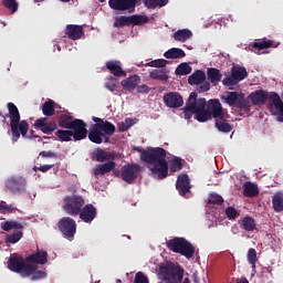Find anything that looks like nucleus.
<instances>
[{
	"mask_svg": "<svg viewBox=\"0 0 283 283\" xmlns=\"http://www.w3.org/2000/svg\"><path fill=\"white\" fill-rule=\"evenodd\" d=\"M135 151L140 154L142 163L148 165L150 174L157 180H165L169 176V163L167 161V150L163 147L148 148L147 150L135 147Z\"/></svg>",
	"mask_w": 283,
	"mask_h": 283,
	"instance_id": "f257e3e1",
	"label": "nucleus"
},
{
	"mask_svg": "<svg viewBox=\"0 0 283 283\" xmlns=\"http://www.w3.org/2000/svg\"><path fill=\"white\" fill-rule=\"evenodd\" d=\"M7 107L9 114L3 115V113L0 112V120L6 123V119L10 118L12 143H17L21 136L22 138H30V136H28V132H30V124L25 119L21 120V113H19L17 105L10 102L7 104Z\"/></svg>",
	"mask_w": 283,
	"mask_h": 283,
	"instance_id": "f03ea898",
	"label": "nucleus"
},
{
	"mask_svg": "<svg viewBox=\"0 0 283 283\" xmlns=\"http://www.w3.org/2000/svg\"><path fill=\"white\" fill-rule=\"evenodd\" d=\"M207 99L205 97L198 98V93H190L186 106L184 107V118L186 120H191V117L195 114L196 120L198 123H207V120H211V114L209 113V108L207 107Z\"/></svg>",
	"mask_w": 283,
	"mask_h": 283,
	"instance_id": "7ed1b4c3",
	"label": "nucleus"
},
{
	"mask_svg": "<svg viewBox=\"0 0 283 283\" xmlns=\"http://www.w3.org/2000/svg\"><path fill=\"white\" fill-rule=\"evenodd\" d=\"M116 134V126L114 124H94L90 128L88 140L101 145L102 143H109V136Z\"/></svg>",
	"mask_w": 283,
	"mask_h": 283,
	"instance_id": "20e7f679",
	"label": "nucleus"
},
{
	"mask_svg": "<svg viewBox=\"0 0 283 283\" xmlns=\"http://www.w3.org/2000/svg\"><path fill=\"white\" fill-rule=\"evenodd\" d=\"M59 127L75 132V138H81L83 132L87 134V124L83 119L62 114L57 119Z\"/></svg>",
	"mask_w": 283,
	"mask_h": 283,
	"instance_id": "39448f33",
	"label": "nucleus"
},
{
	"mask_svg": "<svg viewBox=\"0 0 283 283\" xmlns=\"http://www.w3.org/2000/svg\"><path fill=\"white\" fill-rule=\"evenodd\" d=\"M23 256L13 255L8 260V269L13 273H20L21 277H30L34 271L32 264L27 263Z\"/></svg>",
	"mask_w": 283,
	"mask_h": 283,
	"instance_id": "423d86ee",
	"label": "nucleus"
},
{
	"mask_svg": "<svg viewBox=\"0 0 283 283\" xmlns=\"http://www.w3.org/2000/svg\"><path fill=\"white\" fill-rule=\"evenodd\" d=\"M85 205V199L81 196H67L64 198V211L69 216L76 217L78 213H81V210L83 209Z\"/></svg>",
	"mask_w": 283,
	"mask_h": 283,
	"instance_id": "0eeeda50",
	"label": "nucleus"
},
{
	"mask_svg": "<svg viewBox=\"0 0 283 283\" xmlns=\"http://www.w3.org/2000/svg\"><path fill=\"white\" fill-rule=\"evenodd\" d=\"M159 273L163 275V280H166L168 283H180L185 276V270L174 265L159 268Z\"/></svg>",
	"mask_w": 283,
	"mask_h": 283,
	"instance_id": "6e6552de",
	"label": "nucleus"
},
{
	"mask_svg": "<svg viewBox=\"0 0 283 283\" xmlns=\"http://www.w3.org/2000/svg\"><path fill=\"white\" fill-rule=\"evenodd\" d=\"M143 171V167L138 164H127L122 167V180L127 185H134L138 175Z\"/></svg>",
	"mask_w": 283,
	"mask_h": 283,
	"instance_id": "1a4fd4ad",
	"label": "nucleus"
},
{
	"mask_svg": "<svg viewBox=\"0 0 283 283\" xmlns=\"http://www.w3.org/2000/svg\"><path fill=\"white\" fill-rule=\"evenodd\" d=\"M207 107L210 118H213L214 122L219 120L220 118H229V112L222 107L220 99H210Z\"/></svg>",
	"mask_w": 283,
	"mask_h": 283,
	"instance_id": "9d476101",
	"label": "nucleus"
},
{
	"mask_svg": "<svg viewBox=\"0 0 283 283\" xmlns=\"http://www.w3.org/2000/svg\"><path fill=\"white\" fill-rule=\"evenodd\" d=\"M57 229L66 238H74L76 235V221L70 217H63L57 222Z\"/></svg>",
	"mask_w": 283,
	"mask_h": 283,
	"instance_id": "9b49d317",
	"label": "nucleus"
},
{
	"mask_svg": "<svg viewBox=\"0 0 283 283\" xmlns=\"http://www.w3.org/2000/svg\"><path fill=\"white\" fill-rule=\"evenodd\" d=\"M226 103L230 107H238V109H249V104L244 98V93L229 92L226 96Z\"/></svg>",
	"mask_w": 283,
	"mask_h": 283,
	"instance_id": "f8f14e48",
	"label": "nucleus"
},
{
	"mask_svg": "<svg viewBox=\"0 0 283 283\" xmlns=\"http://www.w3.org/2000/svg\"><path fill=\"white\" fill-rule=\"evenodd\" d=\"M137 3L138 0H108L109 9L119 12H125V10H128L129 13L135 12Z\"/></svg>",
	"mask_w": 283,
	"mask_h": 283,
	"instance_id": "ddd939ff",
	"label": "nucleus"
},
{
	"mask_svg": "<svg viewBox=\"0 0 283 283\" xmlns=\"http://www.w3.org/2000/svg\"><path fill=\"white\" fill-rule=\"evenodd\" d=\"M163 101L166 107H169L170 109H178L185 105V98H182V95L178 92H168L164 94Z\"/></svg>",
	"mask_w": 283,
	"mask_h": 283,
	"instance_id": "4468645a",
	"label": "nucleus"
},
{
	"mask_svg": "<svg viewBox=\"0 0 283 283\" xmlns=\"http://www.w3.org/2000/svg\"><path fill=\"white\" fill-rule=\"evenodd\" d=\"M270 109L276 116L280 123H283V102L280 95L275 92L270 94Z\"/></svg>",
	"mask_w": 283,
	"mask_h": 283,
	"instance_id": "2eb2a0df",
	"label": "nucleus"
},
{
	"mask_svg": "<svg viewBox=\"0 0 283 283\" xmlns=\"http://www.w3.org/2000/svg\"><path fill=\"white\" fill-rule=\"evenodd\" d=\"M55 136L61 140V143H70V140H85L87 138V133L82 132L81 137L76 138V130L72 129H57Z\"/></svg>",
	"mask_w": 283,
	"mask_h": 283,
	"instance_id": "dca6fc26",
	"label": "nucleus"
},
{
	"mask_svg": "<svg viewBox=\"0 0 283 283\" xmlns=\"http://www.w3.org/2000/svg\"><path fill=\"white\" fill-rule=\"evenodd\" d=\"M6 187L11 193H23L25 191V178L10 177L6 181Z\"/></svg>",
	"mask_w": 283,
	"mask_h": 283,
	"instance_id": "f3484780",
	"label": "nucleus"
},
{
	"mask_svg": "<svg viewBox=\"0 0 283 283\" xmlns=\"http://www.w3.org/2000/svg\"><path fill=\"white\" fill-rule=\"evenodd\" d=\"M176 189L181 197H186L191 191V179L189 175L182 174L177 177Z\"/></svg>",
	"mask_w": 283,
	"mask_h": 283,
	"instance_id": "a211bd4d",
	"label": "nucleus"
},
{
	"mask_svg": "<svg viewBox=\"0 0 283 283\" xmlns=\"http://www.w3.org/2000/svg\"><path fill=\"white\" fill-rule=\"evenodd\" d=\"M97 213L98 212L96 210V207H94V205L92 203H88L82 208L81 212L77 216L80 217L82 222H86V224H90L91 222H94Z\"/></svg>",
	"mask_w": 283,
	"mask_h": 283,
	"instance_id": "6ab92c4d",
	"label": "nucleus"
},
{
	"mask_svg": "<svg viewBox=\"0 0 283 283\" xmlns=\"http://www.w3.org/2000/svg\"><path fill=\"white\" fill-rule=\"evenodd\" d=\"M35 127L42 132V134H52L59 129V125L55 122H48V117H42L35 120Z\"/></svg>",
	"mask_w": 283,
	"mask_h": 283,
	"instance_id": "aec40b11",
	"label": "nucleus"
},
{
	"mask_svg": "<svg viewBox=\"0 0 283 283\" xmlns=\"http://www.w3.org/2000/svg\"><path fill=\"white\" fill-rule=\"evenodd\" d=\"M252 105H264L266 101H270L271 95L264 90L254 91L249 95Z\"/></svg>",
	"mask_w": 283,
	"mask_h": 283,
	"instance_id": "412c9836",
	"label": "nucleus"
},
{
	"mask_svg": "<svg viewBox=\"0 0 283 283\" xmlns=\"http://www.w3.org/2000/svg\"><path fill=\"white\" fill-rule=\"evenodd\" d=\"M65 34L71 39V41H78V39L85 34V31L78 24H69L65 28Z\"/></svg>",
	"mask_w": 283,
	"mask_h": 283,
	"instance_id": "4be33fe9",
	"label": "nucleus"
},
{
	"mask_svg": "<svg viewBox=\"0 0 283 283\" xmlns=\"http://www.w3.org/2000/svg\"><path fill=\"white\" fill-rule=\"evenodd\" d=\"M114 169H116V163L109 160L105 164L97 165L94 168L93 174L95 178H98V176H105V174H109V171H114Z\"/></svg>",
	"mask_w": 283,
	"mask_h": 283,
	"instance_id": "5701e85b",
	"label": "nucleus"
},
{
	"mask_svg": "<svg viewBox=\"0 0 283 283\" xmlns=\"http://www.w3.org/2000/svg\"><path fill=\"white\" fill-rule=\"evenodd\" d=\"M105 67L111 72V74H113V76H127V73L123 71L120 61H115V60L107 61L105 64Z\"/></svg>",
	"mask_w": 283,
	"mask_h": 283,
	"instance_id": "b1692460",
	"label": "nucleus"
},
{
	"mask_svg": "<svg viewBox=\"0 0 283 283\" xmlns=\"http://www.w3.org/2000/svg\"><path fill=\"white\" fill-rule=\"evenodd\" d=\"M25 262L31 264H48V252L38 250L35 253L25 258Z\"/></svg>",
	"mask_w": 283,
	"mask_h": 283,
	"instance_id": "393cba45",
	"label": "nucleus"
},
{
	"mask_svg": "<svg viewBox=\"0 0 283 283\" xmlns=\"http://www.w3.org/2000/svg\"><path fill=\"white\" fill-rule=\"evenodd\" d=\"M140 84V76L134 74L122 81V87H124L127 92H134L136 87Z\"/></svg>",
	"mask_w": 283,
	"mask_h": 283,
	"instance_id": "a878e982",
	"label": "nucleus"
},
{
	"mask_svg": "<svg viewBox=\"0 0 283 283\" xmlns=\"http://www.w3.org/2000/svg\"><path fill=\"white\" fill-rule=\"evenodd\" d=\"M149 78L167 83L169 81V71L167 69H155L149 72Z\"/></svg>",
	"mask_w": 283,
	"mask_h": 283,
	"instance_id": "bb28decb",
	"label": "nucleus"
},
{
	"mask_svg": "<svg viewBox=\"0 0 283 283\" xmlns=\"http://www.w3.org/2000/svg\"><path fill=\"white\" fill-rule=\"evenodd\" d=\"M179 253L180 255H184V258H187V260H191V258H193V255L196 254V248L193 247V244H191V242L185 239L181 249L179 250Z\"/></svg>",
	"mask_w": 283,
	"mask_h": 283,
	"instance_id": "cd10ccee",
	"label": "nucleus"
},
{
	"mask_svg": "<svg viewBox=\"0 0 283 283\" xmlns=\"http://www.w3.org/2000/svg\"><path fill=\"white\" fill-rule=\"evenodd\" d=\"M214 127L222 134H229L233 132V125L229 123V118H220L214 120Z\"/></svg>",
	"mask_w": 283,
	"mask_h": 283,
	"instance_id": "c85d7f7f",
	"label": "nucleus"
},
{
	"mask_svg": "<svg viewBox=\"0 0 283 283\" xmlns=\"http://www.w3.org/2000/svg\"><path fill=\"white\" fill-rule=\"evenodd\" d=\"M243 193L247 198H255L260 196V190L255 184L248 181L243 185Z\"/></svg>",
	"mask_w": 283,
	"mask_h": 283,
	"instance_id": "c756f323",
	"label": "nucleus"
},
{
	"mask_svg": "<svg viewBox=\"0 0 283 283\" xmlns=\"http://www.w3.org/2000/svg\"><path fill=\"white\" fill-rule=\"evenodd\" d=\"M231 76H233L237 83H240V81H244L249 76V73L244 66H233L231 69Z\"/></svg>",
	"mask_w": 283,
	"mask_h": 283,
	"instance_id": "7c9ffc66",
	"label": "nucleus"
},
{
	"mask_svg": "<svg viewBox=\"0 0 283 283\" xmlns=\"http://www.w3.org/2000/svg\"><path fill=\"white\" fill-rule=\"evenodd\" d=\"M185 238H174L167 241V248L169 251H172V253H180V249H182V244L185 243Z\"/></svg>",
	"mask_w": 283,
	"mask_h": 283,
	"instance_id": "2f4dec72",
	"label": "nucleus"
},
{
	"mask_svg": "<svg viewBox=\"0 0 283 283\" xmlns=\"http://www.w3.org/2000/svg\"><path fill=\"white\" fill-rule=\"evenodd\" d=\"M206 78L207 75L205 74V72L198 70L188 77V83L189 85H200V83H205Z\"/></svg>",
	"mask_w": 283,
	"mask_h": 283,
	"instance_id": "473e14b6",
	"label": "nucleus"
},
{
	"mask_svg": "<svg viewBox=\"0 0 283 283\" xmlns=\"http://www.w3.org/2000/svg\"><path fill=\"white\" fill-rule=\"evenodd\" d=\"M241 229H243V231H255V229H258V224L255 223V219H253V217H244L241 222H240Z\"/></svg>",
	"mask_w": 283,
	"mask_h": 283,
	"instance_id": "72a5a7b5",
	"label": "nucleus"
},
{
	"mask_svg": "<svg viewBox=\"0 0 283 283\" xmlns=\"http://www.w3.org/2000/svg\"><path fill=\"white\" fill-rule=\"evenodd\" d=\"M165 59H185L187 53L182 49L172 48L164 53Z\"/></svg>",
	"mask_w": 283,
	"mask_h": 283,
	"instance_id": "f704fd0d",
	"label": "nucleus"
},
{
	"mask_svg": "<svg viewBox=\"0 0 283 283\" xmlns=\"http://www.w3.org/2000/svg\"><path fill=\"white\" fill-rule=\"evenodd\" d=\"M169 3V0H144V6L148 10H156V8H165Z\"/></svg>",
	"mask_w": 283,
	"mask_h": 283,
	"instance_id": "c9c22d12",
	"label": "nucleus"
},
{
	"mask_svg": "<svg viewBox=\"0 0 283 283\" xmlns=\"http://www.w3.org/2000/svg\"><path fill=\"white\" fill-rule=\"evenodd\" d=\"M207 76L210 83H220V81H222V73H220V70L216 67L208 69Z\"/></svg>",
	"mask_w": 283,
	"mask_h": 283,
	"instance_id": "e433bc0d",
	"label": "nucleus"
},
{
	"mask_svg": "<svg viewBox=\"0 0 283 283\" xmlns=\"http://www.w3.org/2000/svg\"><path fill=\"white\" fill-rule=\"evenodd\" d=\"M55 112L56 111L54 108V101L49 99L44 102V104L42 105L43 116H46V118H50L51 116H54Z\"/></svg>",
	"mask_w": 283,
	"mask_h": 283,
	"instance_id": "4c0bfd02",
	"label": "nucleus"
},
{
	"mask_svg": "<svg viewBox=\"0 0 283 283\" xmlns=\"http://www.w3.org/2000/svg\"><path fill=\"white\" fill-rule=\"evenodd\" d=\"M191 36L192 33L189 29L178 30L174 33L175 41H180L181 43H185V41H187V39H191Z\"/></svg>",
	"mask_w": 283,
	"mask_h": 283,
	"instance_id": "58836bf2",
	"label": "nucleus"
},
{
	"mask_svg": "<svg viewBox=\"0 0 283 283\" xmlns=\"http://www.w3.org/2000/svg\"><path fill=\"white\" fill-rule=\"evenodd\" d=\"M272 205L274 211L280 213V211H283V195L282 192H277L272 198Z\"/></svg>",
	"mask_w": 283,
	"mask_h": 283,
	"instance_id": "ea45409f",
	"label": "nucleus"
},
{
	"mask_svg": "<svg viewBox=\"0 0 283 283\" xmlns=\"http://www.w3.org/2000/svg\"><path fill=\"white\" fill-rule=\"evenodd\" d=\"M12 229H23V223L14 220L1 223L2 231H12Z\"/></svg>",
	"mask_w": 283,
	"mask_h": 283,
	"instance_id": "a19ab883",
	"label": "nucleus"
},
{
	"mask_svg": "<svg viewBox=\"0 0 283 283\" xmlns=\"http://www.w3.org/2000/svg\"><path fill=\"white\" fill-rule=\"evenodd\" d=\"M129 25H132L130 15L129 17L122 15L115 19L114 28H125V27L129 28Z\"/></svg>",
	"mask_w": 283,
	"mask_h": 283,
	"instance_id": "79ce46f5",
	"label": "nucleus"
},
{
	"mask_svg": "<svg viewBox=\"0 0 283 283\" xmlns=\"http://www.w3.org/2000/svg\"><path fill=\"white\" fill-rule=\"evenodd\" d=\"M94 156H95V160L97 163H105V160H112V154H109L103 149H97L94 153Z\"/></svg>",
	"mask_w": 283,
	"mask_h": 283,
	"instance_id": "37998d69",
	"label": "nucleus"
},
{
	"mask_svg": "<svg viewBox=\"0 0 283 283\" xmlns=\"http://www.w3.org/2000/svg\"><path fill=\"white\" fill-rule=\"evenodd\" d=\"M252 48H254V50H259V52L262 50H269V48H273V41L262 40L260 42H254Z\"/></svg>",
	"mask_w": 283,
	"mask_h": 283,
	"instance_id": "c03bdc74",
	"label": "nucleus"
},
{
	"mask_svg": "<svg viewBox=\"0 0 283 283\" xmlns=\"http://www.w3.org/2000/svg\"><path fill=\"white\" fill-rule=\"evenodd\" d=\"M182 169V159L180 157H175L172 160H170L169 170L172 174H176V171H180Z\"/></svg>",
	"mask_w": 283,
	"mask_h": 283,
	"instance_id": "a18cd8bd",
	"label": "nucleus"
},
{
	"mask_svg": "<svg viewBox=\"0 0 283 283\" xmlns=\"http://www.w3.org/2000/svg\"><path fill=\"white\" fill-rule=\"evenodd\" d=\"M191 66L187 63H181L178 65V67L176 69V74L178 76H187V74H191Z\"/></svg>",
	"mask_w": 283,
	"mask_h": 283,
	"instance_id": "49530a36",
	"label": "nucleus"
},
{
	"mask_svg": "<svg viewBox=\"0 0 283 283\" xmlns=\"http://www.w3.org/2000/svg\"><path fill=\"white\" fill-rule=\"evenodd\" d=\"M21 238H23V232L15 231L12 234L7 235L6 242H7V244H17V242H19V240H21Z\"/></svg>",
	"mask_w": 283,
	"mask_h": 283,
	"instance_id": "de8ad7c7",
	"label": "nucleus"
},
{
	"mask_svg": "<svg viewBox=\"0 0 283 283\" xmlns=\"http://www.w3.org/2000/svg\"><path fill=\"white\" fill-rule=\"evenodd\" d=\"M147 21H149L147 15H130V25H143V23H147Z\"/></svg>",
	"mask_w": 283,
	"mask_h": 283,
	"instance_id": "09e8293b",
	"label": "nucleus"
},
{
	"mask_svg": "<svg viewBox=\"0 0 283 283\" xmlns=\"http://www.w3.org/2000/svg\"><path fill=\"white\" fill-rule=\"evenodd\" d=\"M17 207L7 205L6 201L0 202V213H17Z\"/></svg>",
	"mask_w": 283,
	"mask_h": 283,
	"instance_id": "8fccbe9b",
	"label": "nucleus"
},
{
	"mask_svg": "<svg viewBox=\"0 0 283 283\" xmlns=\"http://www.w3.org/2000/svg\"><path fill=\"white\" fill-rule=\"evenodd\" d=\"M34 269H33V273H31V275L29 277H31V280L33 282H36V280H43L46 275V273L44 271H41V270H36L39 269L36 265H32Z\"/></svg>",
	"mask_w": 283,
	"mask_h": 283,
	"instance_id": "3c124183",
	"label": "nucleus"
},
{
	"mask_svg": "<svg viewBox=\"0 0 283 283\" xmlns=\"http://www.w3.org/2000/svg\"><path fill=\"white\" fill-rule=\"evenodd\" d=\"M248 262L252 265V269H255V262H258V252L253 248L248 250Z\"/></svg>",
	"mask_w": 283,
	"mask_h": 283,
	"instance_id": "603ef678",
	"label": "nucleus"
},
{
	"mask_svg": "<svg viewBox=\"0 0 283 283\" xmlns=\"http://www.w3.org/2000/svg\"><path fill=\"white\" fill-rule=\"evenodd\" d=\"M166 66H167V60H163V59L154 60L145 64V67H158V70H160V67H166Z\"/></svg>",
	"mask_w": 283,
	"mask_h": 283,
	"instance_id": "864d4df0",
	"label": "nucleus"
},
{
	"mask_svg": "<svg viewBox=\"0 0 283 283\" xmlns=\"http://www.w3.org/2000/svg\"><path fill=\"white\" fill-rule=\"evenodd\" d=\"M134 126V119L132 118H126L124 122H122L118 125V132H127Z\"/></svg>",
	"mask_w": 283,
	"mask_h": 283,
	"instance_id": "5fc2aeb1",
	"label": "nucleus"
},
{
	"mask_svg": "<svg viewBox=\"0 0 283 283\" xmlns=\"http://www.w3.org/2000/svg\"><path fill=\"white\" fill-rule=\"evenodd\" d=\"M2 6L8 8V10H11V12H17V10H19V3H17V0H2Z\"/></svg>",
	"mask_w": 283,
	"mask_h": 283,
	"instance_id": "6e6d98bb",
	"label": "nucleus"
},
{
	"mask_svg": "<svg viewBox=\"0 0 283 283\" xmlns=\"http://www.w3.org/2000/svg\"><path fill=\"white\" fill-rule=\"evenodd\" d=\"M208 202L209 205H222V202H224V199L218 193H211L208 197Z\"/></svg>",
	"mask_w": 283,
	"mask_h": 283,
	"instance_id": "4d7b16f0",
	"label": "nucleus"
},
{
	"mask_svg": "<svg viewBox=\"0 0 283 283\" xmlns=\"http://www.w3.org/2000/svg\"><path fill=\"white\" fill-rule=\"evenodd\" d=\"M106 90L108 92H118V85L116 84V78L109 77V80L105 83Z\"/></svg>",
	"mask_w": 283,
	"mask_h": 283,
	"instance_id": "13d9d810",
	"label": "nucleus"
},
{
	"mask_svg": "<svg viewBox=\"0 0 283 283\" xmlns=\"http://www.w3.org/2000/svg\"><path fill=\"white\" fill-rule=\"evenodd\" d=\"M50 169H54V164H46L40 167H33V171H41L42 174H48Z\"/></svg>",
	"mask_w": 283,
	"mask_h": 283,
	"instance_id": "bf43d9fd",
	"label": "nucleus"
},
{
	"mask_svg": "<svg viewBox=\"0 0 283 283\" xmlns=\"http://www.w3.org/2000/svg\"><path fill=\"white\" fill-rule=\"evenodd\" d=\"M226 214L229 220H235V218L239 216L238 210H235L233 207L226 208Z\"/></svg>",
	"mask_w": 283,
	"mask_h": 283,
	"instance_id": "052dcab7",
	"label": "nucleus"
},
{
	"mask_svg": "<svg viewBox=\"0 0 283 283\" xmlns=\"http://www.w3.org/2000/svg\"><path fill=\"white\" fill-rule=\"evenodd\" d=\"M222 83H223V85H226V87H233V85H238V82L235 81L233 75L224 77L222 80Z\"/></svg>",
	"mask_w": 283,
	"mask_h": 283,
	"instance_id": "680f3d73",
	"label": "nucleus"
},
{
	"mask_svg": "<svg viewBox=\"0 0 283 283\" xmlns=\"http://www.w3.org/2000/svg\"><path fill=\"white\" fill-rule=\"evenodd\" d=\"M135 283H149V279H147L143 272H137L135 275Z\"/></svg>",
	"mask_w": 283,
	"mask_h": 283,
	"instance_id": "e2e57ef3",
	"label": "nucleus"
},
{
	"mask_svg": "<svg viewBox=\"0 0 283 283\" xmlns=\"http://www.w3.org/2000/svg\"><path fill=\"white\" fill-rule=\"evenodd\" d=\"M209 90H211V84L209 82H202L198 87V92L200 94H202L203 92H209Z\"/></svg>",
	"mask_w": 283,
	"mask_h": 283,
	"instance_id": "0e129e2a",
	"label": "nucleus"
},
{
	"mask_svg": "<svg viewBox=\"0 0 283 283\" xmlns=\"http://www.w3.org/2000/svg\"><path fill=\"white\" fill-rule=\"evenodd\" d=\"M151 88H149V86H147L146 84L137 86L138 94H149Z\"/></svg>",
	"mask_w": 283,
	"mask_h": 283,
	"instance_id": "69168bd1",
	"label": "nucleus"
},
{
	"mask_svg": "<svg viewBox=\"0 0 283 283\" xmlns=\"http://www.w3.org/2000/svg\"><path fill=\"white\" fill-rule=\"evenodd\" d=\"M40 156L42 158H56L57 155H56V153H53V151L43 150V151L40 153Z\"/></svg>",
	"mask_w": 283,
	"mask_h": 283,
	"instance_id": "338daca9",
	"label": "nucleus"
},
{
	"mask_svg": "<svg viewBox=\"0 0 283 283\" xmlns=\"http://www.w3.org/2000/svg\"><path fill=\"white\" fill-rule=\"evenodd\" d=\"M93 120H94L95 125H105V124L112 125V122L103 120L98 117H94Z\"/></svg>",
	"mask_w": 283,
	"mask_h": 283,
	"instance_id": "774afa93",
	"label": "nucleus"
}]
</instances>
